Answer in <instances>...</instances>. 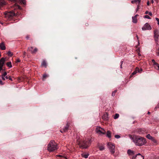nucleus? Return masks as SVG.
I'll use <instances>...</instances> for the list:
<instances>
[{
    "mask_svg": "<svg viewBox=\"0 0 159 159\" xmlns=\"http://www.w3.org/2000/svg\"><path fill=\"white\" fill-rule=\"evenodd\" d=\"M129 137L137 146H141L146 143V139L141 137L134 135H129Z\"/></svg>",
    "mask_w": 159,
    "mask_h": 159,
    "instance_id": "nucleus-1",
    "label": "nucleus"
},
{
    "mask_svg": "<svg viewBox=\"0 0 159 159\" xmlns=\"http://www.w3.org/2000/svg\"><path fill=\"white\" fill-rule=\"evenodd\" d=\"M57 146L54 140H51L48 145L47 149L50 152L53 151L57 149Z\"/></svg>",
    "mask_w": 159,
    "mask_h": 159,
    "instance_id": "nucleus-2",
    "label": "nucleus"
},
{
    "mask_svg": "<svg viewBox=\"0 0 159 159\" xmlns=\"http://www.w3.org/2000/svg\"><path fill=\"white\" fill-rule=\"evenodd\" d=\"M91 139H88L84 141L80 145V147L83 148H86L89 147L91 143Z\"/></svg>",
    "mask_w": 159,
    "mask_h": 159,
    "instance_id": "nucleus-3",
    "label": "nucleus"
},
{
    "mask_svg": "<svg viewBox=\"0 0 159 159\" xmlns=\"http://www.w3.org/2000/svg\"><path fill=\"white\" fill-rule=\"evenodd\" d=\"M107 147L111 154H113L115 152V146L111 143H108L107 144Z\"/></svg>",
    "mask_w": 159,
    "mask_h": 159,
    "instance_id": "nucleus-4",
    "label": "nucleus"
},
{
    "mask_svg": "<svg viewBox=\"0 0 159 159\" xmlns=\"http://www.w3.org/2000/svg\"><path fill=\"white\" fill-rule=\"evenodd\" d=\"M16 15L15 12H14L13 11H11L7 12L5 14V17L9 18H11L13 16Z\"/></svg>",
    "mask_w": 159,
    "mask_h": 159,
    "instance_id": "nucleus-5",
    "label": "nucleus"
},
{
    "mask_svg": "<svg viewBox=\"0 0 159 159\" xmlns=\"http://www.w3.org/2000/svg\"><path fill=\"white\" fill-rule=\"evenodd\" d=\"M96 131L97 133L100 134H105L106 132L105 131L104 129L98 127L96 128Z\"/></svg>",
    "mask_w": 159,
    "mask_h": 159,
    "instance_id": "nucleus-6",
    "label": "nucleus"
},
{
    "mask_svg": "<svg viewBox=\"0 0 159 159\" xmlns=\"http://www.w3.org/2000/svg\"><path fill=\"white\" fill-rule=\"evenodd\" d=\"M152 29V27L148 23H146L142 28V30H151Z\"/></svg>",
    "mask_w": 159,
    "mask_h": 159,
    "instance_id": "nucleus-7",
    "label": "nucleus"
},
{
    "mask_svg": "<svg viewBox=\"0 0 159 159\" xmlns=\"http://www.w3.org/2000/svg\"><path fill=\"white\" fill-rule=\"evenodd\" d=\"M154 36L156 42H158V37H159V31L158 30H154Z\"/></svg>",
    "mask_w": 159,
    "mask_h": 159,
    "instance_id": "nucleus-8",
    "label": "nucleus"
},
{
    "mask_svg": "<svg viewBox=\"0 0 159 159\" xmlns=\"http://www.w3.org/2000/svg\"><path fill=\"white\" fill-rule=\"evenodd\" d=\"M69 125L70 124L68 123H67L66 124V126L64 127L61 129V130H60V131L61 133H63L67 132L68 129Z\"/></svg>",
    "mask_w": 159,
    "mask_h": 159,
    "instance_id": "nucleus-9",
    "label": "nucleus"
},
{
    "mask_svg": "<svg viewBox=\"0 0 159 159\" xmlns=\"http://www.w3.org/2000/svg\"><path fill=\"white\" fill-rule=\"evenodd\" d=\"M33 47H31L28 48V50L32 54H35L38 51L37 48H35L34 49Z\"/></svg>",
    "mask_w": 159,
    "mask_h": 159,
    "instance_id": "nucleus-10",
    "label": "nucleus"
},
{
    "mask_svg": "<svg viewBox=\"0 0 159 159\" xmlns=\"http://www.w3.org/2000/svg\"><path fill=\"white\" fill-rule=\"evenodd\" d=\"M5 61V58L2 57L0 60V71L2 70V67Z\"/></svg>",
    "mask_w": 159,
    "mask_h": 159,
    "instance_id": "nucleus-11",
    "label": "nucleus"
},
{
    "mask_svg": "<svg viewBox=\"0 0 159 159\" xmlns=\"http://www.w3.org/2000/svg\"><path fill=\"white\" fill-rule=\"evenodd\" d=\"M144 157L140 153H139L136 156H133L132 159H143Z\"/></svg>",
    "mask_w": 159,
    "mask_h": 159,
    "instance_id": "nucleus-12",
    "label": "nucleus"
},
{
    "mask_svg": "<svg viewBox=\"0 0 159 159\" xmlns=\"http://www.w3.org/2000/svg\"><path fill=\"white\" fill-rule=\"evenodd\" d=\"M0 48L2 50H5L6 47L3 42H2L0 44Z\"/></svg>",
    "mask_w": 159,
    "mask_h": 159,
    "instance_id": "nucleus-13",
    "label": "nucleus"
},
{
    "mask_svg": "<svg viewBox=\"0 0 159 159\" xmlns=\"http://www.w3.org/2000/svg\"><path fill=\"white\" fill-rule=\"evenodd\" d=\"M102 118L103 119L107 120L108 118V116L107 113H105L102 116Z\"/></svg>",
    "mask_w": 159,
    "mask_h": 159,
    "instance_id": "nucleus-14",
    "label": "nucleus"
},
{
    "mask_svg": "<svg viewBox=\"0 0 159 159\" xmlns=\"http://www.w3.org/2000/svg\"><path fill=\"white\" fill-rule=\"evenodd\" d=\"M138 72H139V68L138 67H136L134 71L132 73V75L136 74Z\"/></svg>",
    "mask_w": 159,
    "mask_h": 159,
    "instance_id": "nucleus-15",
    "label": "nucleus"
},
{
    "mask_svg": "<svg viewBox=\"0 0 159 159\" xmlns=\"http://www.w3.org/2000/svg\"><path fill=\"white\" fill-rule=\"evenodd\" d=\"M128 154L130 155H132L134 154V152L133 151L130 150H128L127 151Z\"/></svg>",
    "mask_w": 159,
    "mask_h": 159,
    "instance_id": "nucleus-16",
    "label": "nucleus"
},
{
    "mask_svg": "<svg viewBox=\"0 0 159 159\" xmlns=\"http://www.w3.org/2000/svg\"><path fill=\"white\" fill-rule=\"evenodd\" d=\"M141 1V0H134L131 1V3H136V4L138 3V4H139Z\"/></svg>",
    "mask_w": 159,
    "mask_h": 159,
    "instance_id": "nucleus-17",
    "label": "nucleus"
},
{
    "mask_svg": "<svg viewBox=\"0 0 159 159\" xmlns=\"http://www.w3.org/2000/svg\"><path fill=\"white\" fill-rule=\"evenodd\" d=\"M154 68L157 70H159V65L157 63L153 65Z\"/></svg>",
    "mask_w": 159,
    "mask_h": 159,
    "instance_id": "nucleus-18",
    "label": "nucleus"
},
{
    "mask_svg": "<svg viewBox=\"0 0 159 159\" xmlns=\"http://www.w3.org/2000/svg\"><path fill=\"white\" fill-rule=\"evenodd\" d=\"M13 7L15 9H20L21 8L20 7L19 5H18L16 3L14 5Z\"/></svg>",
    "mask_w": 159,
    "mask_h": 159,
    "instance_id": "nucleus-19",
    "label": "nucleus"
},
{
    "mask_svg": "<svg viewBox=\"0 0 159 159\" xmlns=\"http://www.w3.org/2000/svg\"><path fill=\"white\" fill-rule=\"evenodd\" d=\"M137 132L139 134H143L144 131L141 129H139L138 130Z\"/></svg>",
    "mask_w": 159,
    "mask_h": 159,
    "instance_id": "nucleus-20",
    "label": "nucleus"
},
{
    "mask_svg": "<svg viewBox=\"0 0 159 159\" xmlns=\"http://www.w3.org/2000/svg\"><path fill=\"white\" fill-rule=\"evenodd\" d=\"M132 21L134 23H136L137 22V18H136V17H132Z\"/></svg>",
    "mask_w": 159,
    "mask_h": 159,
    "instance_id": "nucleus-21",
    "label": "nucleus"
},
{
    "mask_svg": "<svg viewBox=\"0 0 159 159\" xmlns=\"http://www.w3.org/2000/svg\"><path fill=\"white\" fill-rule=\"evenodd\" d=\"M7 75V73L6 72H4L3 74L2 75V79L3 80H5V76H6Z\"/></svg>",
    "mask_w": 159,
    "mask_h": 159,
    "instance_id": "nucleus-22",
    "label": "nucleus"
},
{
    "mask_svg": "<svg viewBox=\"0 0 159 159\" xmlns=\"http://www.w3.org/2000/svg\"><path fill=\"white\" fill-rule=\"evenodd\" d=\"M89 154H82V156L85 158H87L88 157Z\"/></svg>",
    "mask_w": 159,
    "mask_h": 159,
    "instance_id": "nucleus-23",
    "label": "nucleus"
},
{
    "mask_svg": "<svg viewBox=\"0 0 159 159\" xmlns=\"http://www.w3.org/2000/svg\"><path fill=\"white\" fill-rule=\"evenodd\" d=\"M41 66L46 67L47 66V63L45 61H43L41 64Z\"/></svg>",
    "mask_w": 159,
    "mask_h": 159,
    "instance_id": "nucleus-24",
    "label": "nucleus"
},
{
    "mask_svg": "<svg viewBox=\"0 0 159 159\" xmlns=\"http://www.w3.org/2000/svg\"><path fill=\"white\" fill-rule=\"evenodd\" d=\"M107 136L109 138H111V134L110 131H107Z\"/></svg>",
    "mask_w": 159,
    "mask_h": 159,
    "instance_id": "nucleus-25",
    "label": "nucleus"
},
{
    "mask_svg": "<svg viewBox=\"0 0 159 159\" xmlns=\"http://www.w3.org/2000/svg\"><path fill=\"white\" fill-rule=\"evenodd\" d=\"M5 4V2L4 0H0V6H2Z\"/></svg>",
    "mask_w": 159,
    "mask_h": 159,
    "instance_id": "nucleus-26",
    "label": "nucleus"
},
{
    "mask_svg": "<svg viewBox=\"0 0 159 159\" xmlns=\"http://www.w3.org/2000/svg\"><path fill=\"white\" fill-rule=\"evenodd\" d=\"M7 65L10 68H11L12 67L11 62L10 61L7 62Z\"/></svg>",
    "mask_w": 159,
    "mask_h": 159,
    "instance_id": "nucleus-27",
    "label": "nucleus"
},
{
    "mask_svg": "<svg viewBox=\"0 0 159 159\" xmlns=\"http://www.w3.org/2000/svg\"><path fill=\"white\" fill-rule=\"evenodd\" d=\"M146 137L149 139H151L152 137L149 134H148L146 136Z\"/></svg>",
    "mask_w": 159,
    "mask_h": 159,
    "instance_id": "nucleus-28",
    "label": "nucleus"
},
{
    "mask_svg": "<svg viewBox=\"0 0 159 159\" xmlns=\"http://www.w3.org/2000/svg\"><path fill=\"white\" fill-rule=\"evenodd\" d=\"M119 115L118 114H116L114 116V119H116L119 117Z\"/></svg>",
    "mask_w": 159,
    "mask_h": 159,
    "instance_id": "nucleus-29",
    "label": "nucleus"
},
{
    "mask_svg": "<svg viewBox=\"0 0 159 159\" xmlns=\"http://www.w3.org/2000/svg\"><path fill=\"white\" fill-rule=\"evenodd\" d=\"M99 149L100 150L102 151L104 149V147L103 146H101L99 147Z\"/></svg>",
    "mask_w": 159,
    "mask_h": 159,
    "instance_id": "nucleus-30",
    "label": "nucleus"
},
{
    "mask_svg": "<svg viewBox=\"0 0 159 159\" xmlns=\"http://www.w3.org/2000/svg\"><path fill=\"white\" fill-rule=\"evenodd\" d=\"M48 75L46 74H44L43 75V80L44 79H45L46 78L48 77Z\"/></svg>",
    "mask_w": 159,
    "mask_h": 159,
    "instance_id": "nucleus-31",
    "label": "nucleus"
},
{
    "mask_svg": "<svg viewBox=\"0 0 159 159\" xmlns=\"http://www.w3.org/2000/svg\"><path fill=\"white\" fill-rule=\"evenodd\" d=\"M7 54L10 57H11L13 55V53L12 52H11L10 51H9L8 52Z\"/></svg>",
    "mask_w": 159,
    "mask_h": 159,
    "instance_id": "nucleus-32",
    "label": "nucleus"
},
{
    "mask_svg": "<svg viewBox=\"0 0 159 159\" xmlns=\"http://www.w3.org/2000/svg\"><path fill=\"white\" fill-rule=\"evenodd\" d=\"M156 53L157 54V56H159V48L156 50Z\"/></svg>",
    "mask_w": 159,
    "mask_h": 159,
    "instance_id": "nucleus-33",
    "label": "nucleus"
},
{
    "mask_svg": "<svg viewBox=\"0 0 159 159\" xmlns=\"http://www.w3.org/2000/svg\"><path fill=\"white\" fill-rule=\"evenodd\" d=\"M116 92H117V90H115L114 91H113L112 93V96H115V94L116 93Z\"/></svg>",
    "mask_w": 159,
    "mask_h": 159,
    "instance_id": "nucleus-34",
    "label": "nucleus"
},
{
    "mask_svg": "<svg viewBox=\"0 0 159 159\" xmlns=\"http://www.w3.org/2000/svg\"><path fill=\"white\" fill-rule=\"evenodd\" d=\"M144 18H145L148 19H151V18L148 15H145V16H144Z\"/></svg>",
    "mask_w": 159,
    "mask_h": 159,
    "instance_id": "nucleus-35",
    "label": "nucleus"
},
{
    "mask_svg": "<svg viewBox=\"0 0 159 159\" xmlns=\"http://www.w3.org/2000/svg\"><path fill=\"white\" fill-rule=\"evenodd\" d=\"M152 141H153L155 143H157V141L153 137L151 139Z\"/></svg>",
    "mask_w": 159,
    "mask_h": 159,
    "instance_id": "nucleus-36",
    "label": "nucleus"
},
{
    "mask_svg": "<svg viewBox=\"0 0 159 159\" xmlns=\"http://www.w3.org/2000/svg\"><path fill=\"white\" fill-rule=\"evenodd\" d=\"M115 137L116 139H119L120 137V136L118 135H116L115 136Z\"/></svg>",
    "mask_w": 159,
    "mask_h": 159,
    "instance_id": "nucleus-37",
    "label": "nucleus"
},
{
    "mask_svg": "<svg viewBox=\"0 0 159 159\" xmlns=\"http://www.w3.org/2000/svg\"><path fill=\"white\" fill-rule=\"evenodd\" d=\"M139 4H137V7L136 9V12H137L139 10Z\"/></svg>",
    "mask_w": 159,
    "mask_h": 159,
    "instance_id": "nucleus-38",
    "label": "nucleus"
},
{
    "mask_svg": "<svg viewBox=\"0 0 159 159\" xmlns=\"http://www.w3.org/2000/svg\"><path fill=\"white\" fill-rule=\"evenodd\" d=\"M152 62L153 63V65H154L155 64H156L157 62H156L154 60V59H152Z\"/></svg>",
    "mask_w": 159,
    "mask_h": 159,
    "instance_id": "nucleus-39",
    "label": "nucleus"
},
{
    "mask_svg": "<svg viewBox=\"0 0 159 159\" xmlns=\"http://www.w3.org/2000/svg\"><path fill=\"white\" fill-rule=\"evenodd\" d=\"M159 108V103L157 104V106L155 107V109Z\"/></svg>",
    "mask_w": 159,
    "mask_h": 159,
    "instance_id": "nucleus-40",
    "label": "nucleus"
},
{
    "mask_svg": "<svg viewBox=\"0 0 159 159\" xmlns=\"http://www.w3.org/2000/svg\"><path fill=\"white\" fill-rule=\"evenodd\" d=\"M20 62V60L19 59H17L16 60V62Z\"/></svg>",
    "mask_w": 159,
    "mask_h": 159,
    "instance_id": "nucleus-41",
    "label": "nucleus"
},
{
    "mask_svg": "<svg viewBox=\"0 0 159 159\" xmlns=\"http://www.w3.org/2000/svg\"><path fill=\"white\" fill-rule=\"evenodd\" d=\"M142 71V68L139 69V72H138L141 73Z\"/></svg>",
    "mask_w": 159,
    "mask_h": 159,
    "instance_id": "nucleus-42",
    "label": "nucleus"
},
{
    "mask_svg": "<svg viewBox=\"0 0 159 159\" xmlns=\"http://www.w3.org/2000/svg\"><path fill=\"white\" fill-rule=\"evenodd\" d=\"M0 84L2 85H3V84L2 81L1 80H0Z\"/></svg>",
    "mask_w": 159,
    "mask_h": 159,
    "instance_id": "nucleus-43",
    "label": "nucleus"
},
{
    "mask_svg": "<svg viewBox=\"0 0 159 159\" xmlns=\"http://www.w3.org/2000/svg\"><path fill=\"white\" fill-rule=\"evenodd\" d=\"M155 19L157 21V22H159V18H155Z\"/></svg>",
    "mask_w": 159,
    "mask_h": 159,
    "instance_id": "nucleus-44",
    "label": "nucleus"
},
{
    "mask_svg": "<svg viewBox=\"0 0 159 159\" xmlns=\"http://www.w3.org/2000/svg\"><path fill=\"white\" fill-rule=\"evenodd\" d=\"M123 61H121V65H120V68H122V64H123Z\"/></svg>",
    "mask_w": 159,
    "mask_h": 159,
    "instance_id": "nucleus-45",
    "label": "nucleus"
},
{
    "mask_svg": "<svg viewBox=\"0 0 159 159\" xmlns=\"http://www.w3.org/2000/svg\"><path fill=\"white\" fill-rule=\"evenodd\" d=\"M148 14L150 16H152V13L151 12H150L148 13Z\"/></svg>",
    "mask_w": 159,
    "mask_h": 159,
    "instance_id": "nucleus-46",
    "label": "nucleus"
},
{
    "mask_svg": "<svg viewBox=\"0 0 159 159\" xmlns=\"http://www.w3.org/2000/svg\"><path fill=\"white\" fill-rule=\"evenodd\" d=\"M136 37L137 38V39L138 40L139 39V37H138V35H136ZM138 43L139 44V40H138Z\"/></svg>",
    "mask_w": 159,
    "mask_h": 159,
    "instance_id": "nucleus-47",
    "label": "nucleus"
},
{
    "mask_svg": "<svg viewBox=\"0 0 159 159\" xmlns=\"http://www.w3.org/2000/svg\"><path fill=\"white\" fill-rule=\"evenodd\" d=\"M8 79H9L10 80H11V81H12V79L11 78V76H9L8 77Z\"/></svg>",
    "mask_w": 159,
    "mask_h": 159,
    "instance_id": "nucleus-48",
    "label": "nucleus"
},
{
    "mask_svg": "<svg viewBox=\"0 0 159 159\" xmlns=\"http://www.w3.org/2000/svg\"><path fill=\"white\" fill-rule=\"evenodd\" d=\"M26 38L27 39H29V35H27L26 36Z\"/></svg>",
    "mask_w": 159,
    "mask_h": 159,
    "instance_id": "nucleus-49",
    "label": "nucleus"
},
{
    "mask_svg": "<svg viewBox=\"0 0 159 159\" xmlns=\"http://www.w3.org/2000/svg\"><path fill=\"white\" fill-rule=\"evenodd\" d=\"M8 77L7 76H5V80L6 79H8Z\"/></svg>",
    "mask_w": 159,
    "mask_h": 159,
    "instance_id": "nucleus-50",
    "label": "nucleus"
},
{
    "mask_svg": "<svg viewBox=\"0 0 159 159\" xmlns=\"http://www.w3.org/2000/svg\"><path fill=\"white\" fill-rule=\"evenodd\" d=\"M147 5L148 6L149 5V1H148L147 2Z\"/></svg>",
    "mask_w": 159,
    "mask_h": 159,
    "instance_id": "nucleus-51",
    "label": "nucleus"
},
{
    "mask_svg": "<svg viewBox=\"0 0 159 159\" xmlns=\"http://www.w3.org/2000/svg\"><path fill=\"white\" fill-rule=\"evenodd\" d=\"M148 11H146L145 12V14H148Z\"/></svg>",
    "mask_w": 159,
    "mask_h": 159,
    "instance_id": "nucleus-52",
    "label": "nucleus"
},
{
    "mask_svg": "<svg viewBox=\"0 0 159 159\" xmlns=\"http://www.w3.org/2000/svg\"><path fill=\"white\" fill-rule=\"evenodd\" d=\"M138 16V14L136 15L134 17H136V18H137V16Z\"/></svg>",
    "mask_w": 159,
    "mask_h": 159,
    "instance_id": "nucleus-53",
    "label": "nucleus"
},
{
    "mask_svg": "<svg viewBox=\"0 0 159 159\" xmlns=\"http://www.w3.org/2000/svg\"><path fill=\"white\" fill-rule=\"evenodd\" d=\"M151 2L153 3L154 2L153 0H152Z\"/></svg>",
    "mask_w": 159,
    "mask_h": 159,
    "instance_id": "nucleus-54",
    "label": "nucleus"
},
{
    "mask_svg": "<svg viewBox=\"0 0 159 159\" xmlns=\"http://www.w3.org/2000/svg\"><path fill=\"white\" fill-rule=\"evenodd\" d=\"M148 114H150V112L148 111Z\"/></svg>",
    "mask_w": 159,
    "mask_h": 159,
    "instance_id": "nucleus-55",
    "label": "nucleus"
},
{
    "mask_svg": "<svg viewBox=\"0 0 159 159\" xmlns=\"http://www.w3.org/2000/svg\"><path fill=\"white\" fill-rule=\"evenodd\" d=\"M57 156H58V157H61V156L60 155H57Z\"/></svg>",
    "mask_w": 159,
    "mask_h": 159,
    "instance_id": "nucleus-56",
    "label": "nucleus"
},
{
    "mask_svg": "<svg viewBox=\"0 0 159 159\" xmlns=\"http://www.w3.org/2000/svg\"><path fill=\"white\" fill-rule=\"evenodd\" d=\"M157 24L158 25H159V22H157Z\"/></svg>",
    "mask_w": 159,
    "mask_h": 159,
    "instance_id": "nucleus-57",
    "label": "nucleus"
}]
</instances>
